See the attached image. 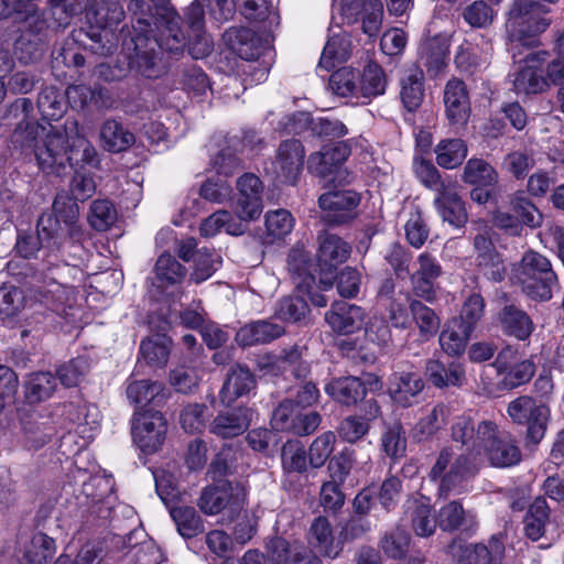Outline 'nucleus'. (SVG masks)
<instances>
[{
  "instance_id": "obj_1",
  "label": "nucleus",
  "mask_w": 564,
  "mask_h": 564,
  "mask_svg": "<svg viewBox=\"0 0 564 564\" xmlns=\"http://www.w3.org/2000/svg\"><path fill=\"white\" fill-rule=\"evenodd\" d=\"M33 102L29 98L15 99L6 110L3 126L13 128L11 143L20 150H32L39 167L46 174H57L73 161L69 127L50 126L33 119Z\"/></svg>"
},
{
  "instance_id": "obj_2",
  "label": "nucleus",
  "mask_w": 564,
  "mask_h": 564,
  "mask_svg": "<svg viewBox=\"0 0 564 564\" xmlns=\"http://www.w3.org/2000/svg\"><path fill=\"white\" fill-rule=\"evenodd\" d=\"M544 6L532 0H514L506 21L507 50L516 58L519 47L538 44V37L549 28Z\"/></svg>"
},
{
  "instance_id": "obj_3",
  "label": "nucleus",
  "mask_w": 564,
  "mask_h": 564,
  "mask_svg": "<svg viewBox=\"0 0 564 564\" xmlns=\"http://www.w3.org/2000/svg\"><path fill=\"white\" fill-rule=\"evenodd\" d=\"M480 466L481 458L476 454L446 445L436 455L429 477L438 481L440 495L447 497L451 492H459L463 485L478 474Z\"/></svg>"
},
{
  "instance_id": "obj_4",
  "label": "nucleus",
  "mask_w": 564,
  "mask_h": 564,
  "mask_svg": "<svg viewBox=\"0 0 564 564\" xmlns=\"http://www.w3.org/2000/svg\"><path fill=\"white\" fill-rule=\"evenodd\" d=\"M511 283L530 299L549 301L557 288V275L550 260L533 250L523 253L520 262L512 269Z\"/></svg>"
},
{
  "instance_id": "obj_5",
  "label": "nucleus",
  "mask_w": 564,
  "mask_h": 564,
  "mask_svg": "<svg viewBox=\"0 0 564 564\" xmlns=\"http://www.w3.org/2000/svg\"><path fill=\"white\" fill-rule=\"evenodd\" d=\"M77 273L79 270L67 263L47 267L33 291L34 300L53 312H62L75 301L76 292L72 280Z\"/></svg>"
},
{
  "instance_id": "obj_6",
  "label": "nucleus",
  "mask_w": 564,
  "mask_h": 564,
  "mask_svg": "<svg viewBox=\"0 0 564 564\" xmlns=\"http://www.w3.org/2000/svg\"><path fill=\"white\" fill-rule=\"evenodd\" d=\"M247 505V490L243 485L230 481H217L206 486L198 498L199 510L207 516L226 514L235 520Z\"/></svg>"
},
{
  "instance_id": "obj_7",
  "label": "nucleus",
  "mask_w": 564,
  "mask_h": 564,
  "mask_svg": "<svg viewBox=\"0 0 564 564\" xmlns=\"http://www.w3.org/2000/svg\"><path fill=\"white\" fill-rule=\"evenodd\" d=\"M167 421L162 412L137 409L131 421L133 443L145 454L158 452L166 438Z\"/></svg>"
},
{
  "instance_id": "obj_8",
  "label": "nucleus",
  "mask_w": 564,
  "mask_h": 564,
  "mask_svg": "<svg viewBox=\"0 0 564 564\" xmlns=\"http://www.w3.org/2000/svg\"><path fill=\"white\" fill-rule=\"evenodd\" d=\"M507 413L513 423L527 425V438L539 444L546 432L550 409L529 395H521L508 404Z\"/></svg>"
},
{
  "instance_id": "obj_9",
  "label": "nucleus",
  "mask_w": 564,
  "mask_h": 564,
  "mask_svg": "<svg viewBox=\"0 0 564 564\" xmlns=\"http://www.w3.org/2000/svg\"><path fill=\"white\" fill-rule=\"evenodd\" d=\"M482 443L481 458L486 457L494 467H511L521 462V452L510 435H501L498 425L484 424L479 431Z\"/></svg>"
},
{
  "instance_id": "obj_10",
  "label": "nucleus",
  "mask_w": 564,
  "mask_h": 564,
  "mask_svg": "<svg viewBox=\"0 0 564 564\" xmlns=\"http://www.w3.org/2000/svg\"><path fill=\"white\" fill-rule=\"evenodd\" d=\"M62 234L57 231V221L48 213L40 216L36 234H19L15 249L23 258L34 257L41 249H47L51 253L62 249Z\"/></svg>"
},
{
  "instance_id": "obj_11",
  "label": "nucleus",
  "mask_w": 564,
  "mask_h": 564,
  "mask_svg": "<svg viewBox=\"0 0 564 564\" xmlns=\"http://www.w3.org/2000/svg\"><path fill=\"white\" fill-rule=\"evenodd\" d=\"M347 23L361 20L365 34L376 36L382 25L383 4L381 0H334Z\"/></svg>"
},
{
  "instance_id": "obj_12",
  "label": "nucleus",
  "mask_w": 564,
  "mask_h": 564,
  "mask_svg": "<svg viewBox=\"0 0 564 564\" xmlns=\"http://www.w3.org/2000/svg\"><path fill=\"white\" fill-rule=\"evenodd\" d=\"M547 56L546 51L531 52L520 63L513 78V87L518 94H539L549 88L542 74Z\"/></svg>"
},
{
  "instance_id": "obj_13",
  "label": "nucleus",
  "mask_w": 564,
  "mask_h": 564,
  "mask_svg": "<svg viewBox=\"0 0 564 564\" xmlns=\"http://www.w3.org/2000/svg\"><path fill=\"white\" fill-rule=\"evenodd\" d=\"M238 197L236 216L247 224L258 219L262 213V183L254 174L247 173L237 181Z\"/></svg>"
},
{
  "instance_id": "obj_14",
  "label": "nucleus",
  "mask_w": 564,
  "mask_h": 564,
  "mask_svg": "<svg viewBox=\"0 0 564 564\" xmlns=\"http://www.w3.org/2000/svg\"><path fill=\"white\" fill-rule=\"evenodd\" d=\"M447 553L459 564H495L502 560L503 545L498 540H491L489 545L454 540Z\"/></svg>"
},
{
  "instance_id": "obj_15",
  "label": "nucleus",
  "mask_w": 564,
  "mask_h": 564,
  "mask_svg": "<svg viewBox=\"0 0 564 564\" xmlns=\"http://www.w3.org/2000/svg\"><path fill=\"white\" fill-rule=\"evenodd\" d=\"M304 148L299 140H286L278 149L272 170L275 177L285 184H295L304 164Z\"/></svg>"
},
{
  "instance_id": "obj_16",
  "label": "nucleus",
  "mask_w": 564,
  "mask_h": 564,
  "mask_svg": "<svg viewBox=\"0 0 564 564\" xmlns=\"http://www.w3.org/2000/svg\"><path fill=\"white\" fill-rule=\"evenodd\" d=\"M319 207L326 213V219L334 224H344L356 216L360 195L354 191H332L318 198Z\"/></svg>"
},
{
  "instance_id": "obj_17",
  "label": "nucleus",
  "mask_w": 564,
  "mask_h": 564,
  "mask_svg": "<svg viewBox=\"0 0 564 564\" xmlns=\"http://www.w3.org/2000/svg\"><path fill=\"white\" fill-rule=\"evenodd\" d=\"M474 250L479 271L489 280L501 281L506 272L505 264L492 243L490 229L486 228L474 237Z\"/></svg>"
},
{
  "instance_id": "obj_18",
  "label": "nucleus",
  "mask_w": 564,
  "mask_h": 564,
  "mask_svg": "<svg viewBox=\"0 0 564 564\" xmlns=\"http://www.w3.org/2000/svg\"><path fill=\"white\" fill-rule=\"evenodd\" d=\"M57 221V231L62 234L61 245L68 240H79L83 231L78 224L79 207L74 198L65 193L57 194L53 202V214Z\"/></svg>"
},
{
  "instance_id": "obj_19",
  "label": "nucleus",
  "mask_w": 564,
  "mask_h": 564,
  "mask_svg": "<svg viewBox=\"0 0 564 564\" xmlns=\"http://www.w3.org/2000/svg\"><path fill=\"white\" fill-rule=\"evenodd\" d=\"M424 389V381L417 372L399 371L389 379V394L391 399L403 408L412 406L419 402Z\"/></svg>"
},
{
  "instance_id": "obj_20",
  "label": "nucleus",
  "mask_w": 564,
  "mask_h": 564,
  "mask_svg": "<svg viewBox=\"0 0 564 564\" xmlns=\"http://www.w3.org/2000/svg\"><path fill=\"white\" fill-rule=\"evenodd\" d=\"M494 421L484 420L479 423H475L474 417L469 412H465L455 417L451 426V438L455 443H459L467 452L471 455H477L481 458V446L479 440V431L484 424H492Z\"/></svg>"
},
{
  "instance_id": "obj_21",
  "label": "nucleus",
  "mask_w": 564,
  "mask_h": 564,
  "mask_svg": "<svg viewBox=\"0 0 564 564\" xmlns=\"http://www.w3.org/2000/svg\"><path fill=\"white\" fill-rule=\"evenodd\" d=\"M325 321L335 333L349 335L361 329L365 313L355 304L339 301L332 304L325 314Z\"/></svg>"
},
{
  "instance_id": "obj_22",
  "label": "nucleus",
  "mask_w": 564,
  "mask_h": 564,
  "mask_svg": "<svg viewBox=\"0 0 564 564\" xmlns=\"http://www.w3.org/2000/svg\"><path fill=\"white\" fill-rule=\"evenodd\" d=\"M446 117L453 124H465L470 115V102L466 85L457 78L449 79L444 88Z\"/></svg>"
},
{
  "instance_id": "obj_23",
  "label": "nucleus",
  "mask_w": 564,
  "mask_h": 564,
  "mask_svg": "<svg viewBox=\"0 0 564 564\" xmlns=\"http://www.w3.org/2000/svg\"><path fill=\"white\" fill-rule=\"evenodd\" d=\"M348 155L349 149L344 143L327 144L321 151L310 155L307 167L313 174L327 177L338 171Z\"/></svg>"
},
{
  "instance_id": "obj_24",
  "label": "nucleus",
  "mask_w": 564,
  "mask_h": 564,
  "mask_svg": "<svg viewBox=\"0 0 564 564\" xmlns=\"http://www.w3.org/2000/svg\"><path fill=\"white\" fill-rule=\"evenodd\" d=\"M284 333L285 329L282 325L261 319L240 327L236 334V341L242 347L264 345L280 338Z\"/></svg>"
},
{
  "instance_id": "obj_25",
  "label": "nucleus",
  "mask_w": 564,
  "mask_h": 564,
  "mask_svg": "<svg viewBox=\"0 0 564 564\" xmlns=\"http://www.w3.org/2000/svg\"><path fill=\"white\" fill-rule=\"evenodd\" d=\"M419 268L411 275L415 295L432 302L434 300L433 283L441 275L442 267L437 260L427 252L417 257Z\"/></svg>"
},
{
  "instance_id": "obj_26",
  "label": "nucleus",
  "mask_w": 564,
  "mask_h": 564,
  "mask_svg": "<svg viewBox=\"0 0 564 564\" xmlns=\"http://www.w3.org/2000/svg\"><path fill=\"white\" fill-rule=\"evenodd\" d=\"M434 203L444 221L456 228L466 224L467 212L456 191L455 182L447 187H443V191L436 195Z\"/></svg>"
},
{
  "instance_id": "obj_27",
  "label": "nucleus",
  "mask_w": 564,
  "mask_h": 564,
  "mask_svg": "<svg viewBox=\"0 0 564 564\" xmlns=\"http://www.w3.org/2000/svg\"><path fill=\"white\" fill-rule=\"evenodd\" d=\"M127 398L134 404H153L162 406L170 398V391L159 381L128 380Z\"/></svg>"
},
{
  "instance_id": "obj_28",
  "label": "nucleus",
  "mask_w": 564,
  "mask_h": 564,
  "mask_svg": "<svg viewBox=\"0 0 564 564\" xmlns=\"http://www.w3.org/2000/svg\"><path fill=\"white\" fill-rule=\"evenodd\" d=\"M254 384V377L247 367L232 366L219 392L221 403L230 405L238 398L249 393Z\"/></svg>"
},
{
  "instance_id": "obj_29",
  "label": "nucleus",
  "mask_w": 564,
  "mask_h": 564,
  "mask_svg": "<svg viewBox=\"0 0 564 564\" xmlns=\"http://www.w3.org/2000/svg\"><path fill=\"white\" fill-rule=\"evenodd\" d=\"M250 424L249 411L237 408L228 412L219 413L210 423V433L223 437L231 438L245 433Z\"/></svg>"
},
{
  "instance_id": "obj_30",
  "label": "nucleus",
  "mask_w": 564,
  "mask_h": 564,
  "mask_svg": "<svg viewBox=\"0 0 564 564\" xmlns=\"http://www.w3.org/2000/svg\"><path fill=\"white\" fill-rule=\"evenodd\" d=\"M223 229L228 235L241 236L248 230V224L230 212L220 209L205 218L199 226L200 235L206 238L218 235Z\"/></svg>"
},
{
  "instance_id": "obj_31",
  "label": "nucleus",
  "mask_w": 564,
  "mask_h": 564,
  "mask_svg": "<svg viewBox=\"0 0 564 564\" xmlns=\"http://www.w3.org/2000/svg\"><path fill=\"white\" fill-rule=\"evenodd\" d=\"M324 390L335 402L346 406L355 405L365 398L360 378L354 376L332 379Z\"/></svg>"
},
{
  "instance_id": "obj_32",
  "label": "nucleus",
  "mask_w": 564,
  "mask_h": 564,
  "mask_svg": "<svg viewBox=\"0 0 564 564\" xmlns=\"http://www.w3.org/2000/svg\"><path fill=\"white\" fill-rule=\"evenodd\" d=\"M471 330L464 326L460 319H447L438 336L442 350L448 356H460L465 352Z\"/></svg>"
},
{
  "instance_id": "obj_33",
  "label": "nucleus",
  "mask_w": 564,
  "mask_h": 564,
  "mask_svg": "<svg viewBox=\"0 0 564 564\" xmlns=\"http://www.w3.org/2000/svg\"><path fill=\"white\" fill-rule=\"evenodd\" d=\"M318 243L317 259L321 267L336 268L345 262L351 252V248L346 241L326 231L318 236Z\"/></svg>"
},
{
  "instance_id": "obj_34",
  "label": "nucleus",
  "mask_w": 564,
  "mask_h": 564,
  "mask_svg": "<svg viewBox=\"0 0 564 564\" xmlns=\"http://www.w3.org/2000/svg\"><path fill=\"white\" fill-rule=\"evenodd\" d=\"M525 535L538 541L551 525L550 507L544 498L538 497L529 506L523 520Z\"/></svg>"
},
{
  "instance_id": "obj_35",
  "label": "nucleus",
  "mask_w": 564,
  "mask_h": 564,
  "mask_svg": "<svg viewBox=\"0 0 564 564\" xmlns=\"http://www.w3.org/2000/svg\"><path fill=\"white\" fill-rule=\"evenodd\" d=\"M13 14L19 21L29 22L34 31H41L45 24L34 0H0V19H7Z\"/></svg>"
},
{
  "instance_id": "obj_36",
  "label": "nucleus",
  "mask_w": 564,
  "mask_h": 564,
  "mask_svg": "<svg viewBox=\"0 0 564 564\" xmlns=\"http://www.w3.org/2000/svg\"><path fill=\"white\" fill-rule=\"evenodd\" d=\"M451 408L444 403L435 404L424 414L412 430V436L417 442L431 440L447 422Z\"/></svg>"
},
{
  "instance_id": "obj_37",
  "label": "nucleus",
  "mask_w": 564,
  "mask_h": 564,
  "mask_svg": "<svg viewBox=\"0 0 564 564\" xmlns=\"http://www.w3.org/2000/svg\"><path fill=\"white\" fill-rule=\"evenodd\" d=\"M265 549V558L273 564H299L306 558L304 545L297 542L290 544L279 536L271 539Z\"/></svg>"
},
{
  "instance_id": "obj_38",
  "label": "nucleus",
  "mask_w": 564,
  "mask_h": 564,
  "mask_svg": "<svg viewBox=\"0 0 564 564\" xmlns=\"http://www.w3.org/2000/svg\"><path fill=\"white\" fill-rule=\"evenodd\" d=\"M426 376L436 388L460 387L465 381V371L462 365L451 362L445 366L438 360L426 362Z\"/></svg>"
},
{
  "instance_id": "obj_39",
  "label": "nucleus",
  "mask_w": 564,
  "mask_h": 564,
  "mask_svg": "<svg viewBox=\"0 0 564 564\" xmlns=\"http://www.w3.org/2000/svg\"><path fill=\"white\" fill-rule=\"evenodd\" d=\"M423 72L416 66L408 68L401 78L400 98L409 111L417 109L423 101Z\"/></svg>"
},
{
  "instance_id": "obj_40",
  "label": "nucleus",
  "mask_w": 564,
  "mask_h": 564,
  "mask_svg": "<svg viewBox=\"0 0 564 564\" xmlns=\"http://www.w3.org/2000/svg\"><path fill=\"white\" fill-rule=\"evenodd\" d=\"M501 328L505 334L518 340H525L533 333L534 324L525 312L508 305L501 312Z\"/></svg>"
},
{
  "instance_id": "obj_41",
  "label": "nucleus",
  "mask_w": 564,
  "mask_h": 564,
  "mask_svg": "<svg viewBox=\"0 0 564 564\" xmlns=\"http://www.w3.org/2000/svg\"><path fill=\"white\" fill-rule=\"evenodd\" d=\"M100 141L105 150L119 153L135 141L134 134L116 120H107L100 128Z\"/></svg>"
},
{
  "instance_id": "obj_42",
  "label": "nucleus",
  "mask_w": 564,
  "mask_h": 564,
  "mask_svg": "<svg viewBox=\"0 0 564 564\" xmlns=\"http://www.w3.org/2000/svg\"><path fill=\"white\" fill-rule=\"evenodd\" d=\"M405 513L410 518L413 531L419 536H429L435 531L436 520L427 500L408 501Z\"/></svg>"
},
{
  "instance_id": "obj_43",
  "label": "nucleus",
  "mask_w": 564,
  "mask_h": 564,
  "mask_svg": "<svg viewBox=\"0 0 564 564\" xmlns=\"http://www.w3.org/2000/svg\"><path fill=\"white\" fill-rule=\"evenodd\" d=\"M411 313V322L413 321L419 328L420 337L422 340H430L433 338L441 324V319L435 311L419 300H412L409 304Z\"/></svg>"
},
{
  "instance_id": "obj_44",
  "label": "nucleus",
  "mask_w": 564,
  "mask_h": 564,
  "mask_svg": "<svg viewBox=\"0 0 564 564\" xmlns=\"http://www.w3.org/2000/svg\"><path fill=\"white\" fill-rule=\"evenodd\" d=\"M310 532L313 545L319 554L333 558L339 553V542H335L332 525L327 518H316L311 525Z\"/></svg>"
},
{
  "instance_id": "obj_45",
  "label": "nucleus",
  "mask_w": 564,
  "mask_h": 564,
  "mask_svg": "<svg viewBox=\"0 0 564 564\" xmlns=\"http://www.w3.org/2000/svg\"><path fill=\"white\" fill-rule=\"evenodd\" d=\"M350 40L346 33L333 35L324 46L318 66L326 70H330L337 64L344 63L348 59L350 56Z\"/></svg>"
},
{
  "instance_id": "obj_46",
  "label": "nucleus",
  "mask_w": 564,
  "mask_h": 564,
  "mask_svg": "<svg viewBox=\"0 0 564 564\" xmlns=\"http://www.w3.org/2000/svg\"><path fill=\"white\" fill-rule=\"evenodd\" d=\"M170 514L176 524L178 533L191 539L204 531L200 516L191 506H175L170 508Z\"/></svg>"
},
{
  "instance_id": "obj_47",
  "label": "nucleus",
  "mask_w": 564,
  "mask_h": 564,
  "mask_svg": "<svg viewBox=\"0 0 564 564\" xmlns=\"http://www.w3.org/2000/svg\"><path fill=\"white\" fill-rule=\"evenodd\" d=\"M436 163L447 170L459 166L467 156V145L462 139H444L434 150Z\"/></svg>"
},
{
  "instance_id": "obj_48",
  "label": "nucleus",
  "mask_w": 564,
  "mask_h": 564,
  "mask_svg": "<svg viewBox=\"0 0 564 564\" xmlns=\"http://www.w3.org/2000/svg\"><path fill=\"white\" fill-rule=\"evenodd\" d=\"M448 46L440 40H430L421 48L420 59L431 76L438 75L447 65Z\"/></svg>"
},
{
  "instance_id": "obj_49",
  "label": "nucleus",
  "mask_w": 564,
  "mask_h": 564,
  "mask_svg": "<svg viewBox=\"0 0 564 564\" xmlns=\"http://www.w3.org/2000/svg\"><path fill=\"white\" fill-rule=\"evenodd\" d=\"M66 127H69L70 137V155L77 162L96 166L98 164V153L96 148L78 130L76 120H66Z\"/></svg>"
},
{
  "instance_id": "obj_50",
  "label": "nucleus",
  "mask_w": 564,
  "mask_h": 564,
  "mask_svg": "<svg viewBox=\"0 0 564 564\" xmlns=\"http://www.w3.org/2000/svg\"><path fill=\"white\" fill-rule=\"evenodd\" d=\"M387 87V77L376 63H368L359 75V91L362 97L375 98L383 95Z\"/></svg>"
},
{
  "instance_id": "obj_51",
  "label": "nucleus",
  "mask_w": 564,
  "mask_h": 564,
  "mask_svg": "<svg viewBox=\"0 0 564 564\" xmlns=\"http://www.w3.org/2000/svg\"><path fill=\"white\" fill-rule=\"evenodd\" d=\"M37 108L44 120H58L66 111V102L57 88L45 87L39 94Z\"/></svg>"
},
{
  "instance_id": "obj_52",
  "label": "nucleus",
  "mask_w": 564,
  "mask_h": 564,
  "mask_svg": "<svg viewBox=\"0 0 564 564\" xmlns=\"http://www.w3.org/2000/svg\"><path fill=\"white\" fill-rule=\"evenodd\" d=\"M56 553L55 541L48 535L35 533L25 550V560L29 564H46Z\"/></svg>"
},
{
  "instance_id": "obj_53",
  "label": "nucleus",
  "mask_w": 564,
  "mask_h": 564,
  "mask_svg": "<svg viewBox=\"0 0 564 564\" xmlns=\"http://www.w3.org/2000/svg\"><path fill=\"white\" fill-rule=\"evenodd\" d=\"M56 386V379L53 373H32L25 383V397L31 403L41 402L53 394Z\"/></svg>"
},
{
  "instance_id": "obj_54",
  "label": "nucleus",
  "mask_w": 564,
  "mask_h": 564,
  "mask_svg": "<svg viewBox=\"0 0 564 564\" xmlns=\"http://www.w3.org/2000/svg\"><path fill=\"white\" fill-rule=\"evenodd\" d=\"M495 169L482 159H469L464 169L463 180L476 186H490L497 182Z\"/></svg>"
},
{
  "instance_id": "obj_55",
  "label": "nucleus",
  "mask_w": 564,
  "mask_h": 564,
  "mask_svg": "<svg viewBox=\"0 0 564 564\" xmlns=\"http://www.w3.org/2000/svg\"><path fill=\"white\" fill-rule=\"evenodd\" d=\"M140 355L152 367H164L170 356V340L166 337H152L141 341Z\"/></svg>"
},
{
  "instance_id": "obj_56",
  "label": "nucleus",
  "mask_w": 564,
  "mask_h": 564,
  "mask_svg": "<svg viewBox=\"0 0 564 564\" xmlns=\"http://www.w3.org/2000/svg\"><path fill=\"white\" fill-rule=\"evenodd\" d=\"M489 52H482L471 43L462 44L455 55V63L458 68L465 72H474L486 66Z\"/></svg>"
},
{
  "instance_id": "obj_57",
  "label": "nucleus",
  "mask_w": 564,
  "mask_h": 564,
  "mask_svg": "<svg viewBox=\"0 0 564 564\" xmlns=\"http://www.w3.org/2000/svg\"><path fill=\"white\" fill-rule=\"evenodd\" d=\"M413 169L416 177L427 188L435 191L437 194L443 191V187L449 186L453 181H444L441 177L438 170L435 165L423 158H415Z\"/></svg>"
},
{
  "instance_id": "obj_58",
  "label": "nucleus",
  "mask_w": 564,
  "mask_h": 564,
  "mask_svg": "<svg viewBox=\"0 0 564 564\" xmlns=\"http://www.w3.org/2000/svg\"><path fill=\"white\" fill-rule=\"evenodd\" d=\"M336 435L332 431H327L318 435L311 444L307 457L313 468L322 467L335 448Z\"/></svg>"
},
{
  "instance_id": "obj_59",
  "label": "nucleus",
  "mask_w": 564,
  "mask_h": 564,
  "mask_svg": "<svg viewBox=\"0 0 564 564\" xmlns=\"http://www.w3.org/2000/svg\"><path fill=\"white\" fill-rule=\"evenodd\" d=\"M194 271L191 274V280L199 284L208 280L216 270L220 267V257L206 248L196 251L194 258Z\"/></svg>"
},
{
  "instance_id": "obj_60",
  "label": "nucleus",
  "mask_w": 564,
  "mask_h": 564,
  "mask_svg": "<svg viewBox=\"0 0 564 564\" xmlns=\"http://www.w3.org/2000/svg\"><path fill=\"white\" fill-rule=\"evenodd\" d=\"M89 224L98 231H105L117 220V210L108 199L94 200L88 217Z\"/></svg>"
},
{
  "instance_id": "obj_61",
  "label": "nucleus",
  "mask_w": 564,
  "mask_h": 564,
  "mask_svg": "<svg viewBox=\"0 0 564 564\" xmlns=\"http://www.w3.org/2000/svg\"><path fill=\"white\" fill-rule=\"evenodd\" d=\"M381 448L391 458H399L405 454L406 437L400 424L388 426L381 435Z\"/></svg>"
},
{
  "instance_id": "obj_62",
  "label": "nucleus",
  "mask_w": 564,
  "mask_h": 564,
  "mask_svg": "<svg viewBox=\"0 0 564 564\" xmlns=\"http://www.w3.org/2000/svg\"><path fill=\"white\" fill-rule=\"evenodd\" d=\"M207 406L205 404L188 403L180 413V424L187 433H200L206 426Z\"/></svg>"
},
{
  "instance_id": "obj_63",
  "label": "nucleus",
  "mask_w": 564,
  "mask_h": 564,
  "mask_svg": "<svg viewBox=\"0 0 564 564\" xmlns=\"http://www.w3.org/2000/svg\"><path fill=\"white\" fill-rule=\"evenodd\" d=\"M154 271L159 280L169 284L178 283L186 275V268L170 253H163L159 257Z\"/></svg>"
},
{
  "instance_id": "obj_64",
  "label": "nucleus",
  "mask_w": 564,
  "mask_h": 564,
  "mask_svg": "<svg viewBox=\"0 0 564 564\" xmlns=\"http://www.w3.org/2000/svg\"><path fill=\"white\" fill-rule=\"evenodd\" d=\"M358 80L359 74L356 70L343 67L332 74L329 85L336 95L347 97L354 95L359 89Z\"/></svg>"
}]
</instances>
